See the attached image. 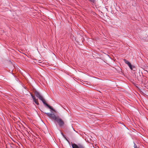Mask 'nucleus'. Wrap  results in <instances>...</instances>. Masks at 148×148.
Segmentation results:
<instances>
[{
    "instance_id": "1a4fd4ad",
    "label": "nucleus",
    "mask_w": 148,
    "mask_h": 148,
    "mask_svg": "<svg viewBox=\"0 0 148 148\" xmlns=\"http://www.w3.org/2000/svg\"><path fill=\"white\" fill-rule=\"evenodd\" d=\"M24 88L25 89H26V88L25 87H24Z\"/></svg>"
},
{
    "instance_id": "0eeeda50",
    "label": "nucleus",
    "mask_w": 148,
    "mask_h": 148,
    "mask_svg": "<svg viewBox=\"0 0 148 148\" xmlns=\"http://www.w3.org/2000/svg\"><path fill=\"white\" fill-rule=\"evenodd\" d=\"M134 148H139L134 143Z\"/></svg>"
},
{
    "instance_id": "f257e3e1",
    "label": "nucleus",
    "mask_w": 148,
    "mask_h": 148,
    "mask_svg": "<svg viewBox=\"0 0 148 148\" xmlns=\"http://www.w3.org/2000/svg\"><path fill=\"white\" fill-rule=\"evenodd\" d=\"M44 112L46 114L49 118L53 120L55 122H57L60 127H62L64 125V122L59 116H56L54 113Z\"/></svg>"
},
{
    "instance_id": "f03ea898",
    "label": "nucleus",
    "mask_w": 148,
    "mask_h": 148,
    "mask_svg": "<svg viewBox=\"0 0 148 148\" xmlns=\"http://www.w3.org/2000/svg\"><path fill=\"white\" fill-rule=\"evenodd\" d=\"M34 94L36 97L38 98L40 100H41L43 104L47 106L49 109H50V111L52 112V111L55 112V110L51 106L47 104L45 102V99H44L43 96L37 91H35L34 92Z\"/></svg>"
},
{
    "instance_id": "39448f33",
    "label": "nucleus",
    "mask_w": 148,
    "mask_h": 148,
    "mask_svg": "<svg viewBox=\"0 0 148 148\" xmlns=\"http://www.w3.org/2000/svg\"><path fill=\"white\" fill-rule=\"evenodd\" d=\"M31 95L33 99V100L34 102L37 105H39V103L38 101H37V99H36V98L34 96H33L31 94Z\"/></svg>"
},
{
    "instance_id": "7ed1b4c3",
    "label": "nucleus",
    "mask_w": 148,
    "mask_h": 148,
    "mask_svg": "<svg viewBox=\"0 0 148 148\" xmlns=\"http://www.w3.org/2000/svg\"><path fill=\"white\" fill-rule=\"evenodd\" d=\"M72 148H84V146L80 144L78 145L74 143L71 145Z\"/></svg>"
},
{
    "instance_id": "423d86ee",
    "label": "nucleus",
    "mask_w": 148,
    "mask_h": 148,
    "mask_svg": "<svg viewBox=\"0 0 148 148\" xmlns=\"http://www.w3.org/2000/svg\"><path fill=\"white\" fill-rule=\"evenodd\" d=\"M91 3H94L95 2V0H88Z\"/></svg>"
},
{
    "instance_id": "6e6552de",
    "label": "nucleus",
    "mask_w": 148,
    "mask_h": 148,
    "mask_svg": "<svg viewBox=\"0 0 148 148\" xmlns=\"http://www.w3.org/2000/svg\"><path fill=\"white\" fill-rule=\"evenodd\" d=\"M62 134V136L66 139L68 140H67V139L64 136V135H63V134Z\"/></svg>"
},
{
    "instance_id": "20e7f679",
    "label": "nucleus",
    "mask_w": 148,
    "mask_h": 148,
    "mask_svg": "<svg viewBox=\"0 0 148 148\" xmlns=\"http://www.w3.org/2000/svg\"><path fill=\"white\" fill-rule=\"evenodd\" d=\"M125 62V64H127V65L129 66L131 70H132V65H131V64L129 62L128 60H127L125 59L124 60Z\"/></svg>"
}]
</instances>
